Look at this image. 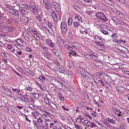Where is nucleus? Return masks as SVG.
<instances>
[{"label": "nucleus", "instance_id": "1", "mask_svg": "<svg viewBox=\"0 0 129 129\" xmlns=\"http://www.w3.org/2000/svg\"><path fill=\"white\" fill-rule=\"evenodd\" d=\"M78 71L82 76L85 79L89 80L92 77V76L90 73L87 72H85L82 68H80L78 70Z\"/></svg>", "mask_w": 129, "mask_h": 129}, {"label": "nucleus", "instance_id": "2", "mask_svg": "<svg viewBox=\"0 0 129 129\" xmlns=\"http://www.w3.org/2000/svg\"><path fill=\"white\" fill-rule=\"evenodd\" d=\"M96 16L98 18L104 21H106L107 20L105 15L101 12L97 13L96 14Z\"/></svg>", "mask_w": 129, "mask_h": 129}, {"label": "nucleus", "instance_id": "3", "mask_svg": "<svg viewBox=\"0 0 129 129\" xmlns=\"http://www.w3.org/2000/svg\"><path fill=\"white\" fill-rule=\"evenodd\" d=\"M9 13L14 15L15 17H16V19L17 20L19 19V16L18 13V11L14 9L13 8L10 11Z\"/></svg>", "mask_w": 129, "mask_h": 129}, {"label": "nucleus", "instance_id": "4", "mask_svg": "<svg viewBox=\"0 0 129 129\" xmlns=\"http://www.w3.org/2000/svg\"><path fill=\"white\" fill-rule=\"evenodd\" d=\"M15 28L12 26H8L3 28L2 30V32L4 33H7L9 31H14Z\"/></svg>", "mask_w": 129, "mask_h": 129}, {"label": "nucleus", "instance_id": "5", "mask_svg": "<svg viewBox=\"0 0 129 129\" xmlns=\"http://www.w3.org/2000/svg\"><path fill=\"white\" fill-rule=\"evenodd\" d=\"M13 8L10 2H7L6 3V5L5 6V9L9 12Z\"/></svg>", "mask_w": 129, "mask_h": 129}, {"label": "nucleus", "instance_id": "6", "mask_svg": "<svg viewBox=\"0 0 129 129\" xmlns=\"http://www.w3.org/2000/svg\"><path fill=\"white\" fill-rule=\"evenodd\" d=\"M60 27L62 32L63 33H66L67 30V26L66 23L64 22L61 23Z\"/></svg>", "mask_w": 129, "mask_h": 129}, {"label": "nucleus", "instance_id": "7", "mask_svg": "<svg viewBox=\"0 0 129 129\" xmlns=\"http://www.w3.org/2000/svg\"><path fill=\"white\" fill-rule=\"evenodd\" d=\"M38 6L36 5L31 6L30 8V10L33 11L34 14L35 15H37L38 14Z\"/></svg>", "mask_w": 129, "mask_h": 129}, {"label": "nucleus", "instance_id": "8", "mask_svg": "<svg viewBox=\"0 0 129 129\" xmlns=\"http://www.w3.org/2000/svg\"><path fill=\"white\" fill-rule=\"evenodd\" d=\"M33 121L35 128L37 129H39L41 128V125L39 123H37V121L35 120H33Z\"/></svg>", "mask_w": 129, "mask_h": 129}, {"label": "nucleus", "instance_id": "9", "mask_svg": "<svg viewBox=\"0 0 129 129\" xmlns=\"http://www.w3.org/2000/svg\"><path fill=\"white\" fill-rule=\"evenodd\" d=\"M16 42L19 44L23 46H25L26 45L25 43L21 39H17L16 40Z\"/></svg>", "mask_w": 129, "mask_h": 129}, {"label": "nucleus", "instance_id": "10", "mask_svg": "<svg viewBox=\"0 0 129 129\" xmlns=\"http://www.w3.org/2000/svg\"><path fill=\"white\" fill-rule=\"evenodd\" d=\"M20 20L23 24H25L28 22V19L27 17L22 16L20 18Z\"/></svg>", "mask_w": 129, "mask_h": 129}, {"label": "nucleus", "instance_id": "11", "mask_svg": "<svg viewBox=\"0 0 129 129\" xmlns=\"http://www.w3.org/2000/svg\"><path fill=\"white\" fill-rule=\"evenodd\" d=\"M42 117L45 120L47 121H49L51 118L48 115L44 113L43 114Z\"/></svg>", "mask_w": 129, "mask_h": 129}, {"label": "nucleus", "instance_id": "12", "mask_svg": "<svg viewBox=\"0 0 129 129\" xmlns=\"http://www.w3.org/2000/svg\"><path fill=\"white\" fill-rule=\"evenodd\" d=\"M42 129H48V123L46 121H44L42 123Z\"/></svg>", "mask_w": 129, "mask_h": 129}, {"label": "nucleus", "instance_id": "13", "mask_svg": "<svg viewBox=\"0 0 129 129\" xmlns=\"http://www.w3.org/2000/svg\"><path fill=\"white\" fill-rule=\"evenodd\" d=\"M52 16L53 20L55 21H57L58 20V17L57 16L55 11H53L52 13Z\"/></svg>", "mask_w": 129, "mask_h": 129}, {"label": "nucleus", "instance_id": "14", "mask_svg": "<svg viewBox=\"0 0 129 129\" xmlns=\"http://www.w3.org/2000/svg\"><path fill=\"white\" fill-rule=\"evenodd\" d=\"M44 56L46 58L49 60H50L51 58L50 53L48 52H45L44 53Z\"/></svg>", "mask_w": 129, "mask_h": 129}, {"label": "nucleus", "instance_id": "15", "mask_svg": "<svg viewBox=\"0 0 129 129\" xmlns=\"http://www.w3.org/2000/svg\"><path fill=\"white\" fill-rule=\"evenodd\" d=\"M19 12L20 15L24 16L27 13V10L26 9H24L23 8H21Z\"/></svg>", "mask_w": 129, "mask_h": 129}, {"label": "nucleus", "instance_id": "16", "mask_svg": "<svg viewBox=\"0 0 129 129\" xmlns=\"http://www.w3.org/2000/svg\"><path fill=\"white\" fill-rule=\"evenodd\" d=\"M111 18L114 23L119 24L120 23V21L116 17L112 16Z\"/></svg>", "mask_w": 129, "mask_h": 129}, {"label": "nucleus", "instance_id": "17", "mask_svg": "<svg viewBox=\"0 0 129 129\" xmlns=\"http://www.w3.org/2000/svg\"><path fill=\"white\" fill-rule=\"evenodd\" d=\"M76 62L74 61H70L68 63V65L69 68H73L76 64Z\"/></svg>", "mask_w": 129, "mask_h": 129}, {"label": "nucleus", "instance_id": "18", "mask_svg": "<svg viewBox=\"0 0 129 129\" xmlns=\"http://www.w3.org/2000/svg\"><path fill=\"white\" fill-rule=\"evenodd\" d=\"M106 3L109 5L113 6L114 5L113 1L111 0H103Z\"/></svg>", "mask_w": 129, "mask_h": 129}, {"label": "nucleus", "instance_id": "19", "mask_svg": "<svg viewBox=\"0 0 129 129\" xmlns=\"http://www.w3.org/2000/svg\"><path fill=\"white\" fill-rule=\"evenodd\" d=\"M118 35L116 33L112 35V39L113 42L116 41V39L118 37Z\"/></svg>", "mask_w": 129, "mask_h": 129}, {"label": "nucleus", "instance_id": "20", "mask_svg": "<svg viewBox=\"0 0 129 129\" xmlns=\"http://www.w3.org/2000/svg\"><path fill=\"white\" fill-rule=\"evenodd\" d=\"M95 81L97 84L101 85V83H103V81H102L101 78L99 77L96 78Z\"/></svg>", "mask_w": 129, "mask_h": 129}, {"label": "nucleus", "instance_id": "21", "mask_svg": "<svg viewBox=\"0 0 129 129\" xmlns=\"http://www.w3.org/2000/svg\"><path fill=\"white\" fill-rule=\"evenodd\" d=\"M103 76L104 79L106 81H107L111 79L110 77L107 74H104Z\"/></svg>", "mask_w": 129, "mask_h": 129}, {"label": "nucleus", "instance_id": "22", "mask_svg": "<svg viewBox=\"0 0 129 129\" xmlns=\"http://www.w3.org/2000/svg\"><path fill=\"white\" fill-rule=\"evenodd\" d=\"M45 5V8L47 10L50 9L51 8L52 5L49 2L46 3Z\"/></svg>", "mask_w": 129, "mask_h": 129}, {"label": "nucleus", "instance_id": "23", "mask_svg": "<svg viewBox=\"0 0 129 129\" xmlns=\"http://www.w3.org/2000/svg\"><path fill=\"white\" fill-rule=\"evenodd\" d=\"M112 110L113 112H114L116 114H118V115L120 113L119 110L116 107H113Z\"/></svg>", "mask_w": 129, "mask_h": 129}, {"label": "nucleus", "instance_id": "24", "mask_svg": "<svg viewBox=\"0 0 129 129\" xmlns=\"http://www.w3.org/2000/svg\"><path fill=\"white\" fill-rule=\"evenodd\" d=\"M84 56L86 58L89 59L93 60V58H92L91 56V53L90 54L85 53L84 54Z\"/></svg>", "mask_w": 129, "mask_h": 129}, {"label": "nucleus", "instance_id": "25", "mask_svg": "<svg viewBox=\"0 0 129 129\" xmlns=\"http://www.w3.org/2000/svg\"><path fill=\"white\" fill-rule=\"evenodd\" d=\"M6 95L10 97L12 95V92L9 89H6Z\"/></svg>", "mask_w": 129, "mask_h": 129}, {"label": "nucleus", "instance_id": "26", "mask_svg": "<svg viewBox=\"0 0 129 129\" xmlns=\"http://www.w3.org/2000/svg\"><path fill=\"white\" fill-rule=\"evenodd\" d=\"M32 114V117L35 119H37L38 117L39 113L38 112H33Z\"/></svg>", "mask_w": 129, "mask_h": 129}, {"label": "nucleus", "instance_id": "27", "mask_svg": "<svg viewBox=\"0 0 129 129\" xmlns=\"http://www.w3.org/2000/svg\"><path fill=\"white\" fill-rule=\"evenodd\" d=\"M49 105L53 109L58 111L59 110L58 109V107L54 104L51 103L49 104Z\"/></svg>", "mask_w": 129, "mask_h": 129}, {"label": "nucleus", "instance_id": "28", "mask_svg": "<svg viewBox=\"0 0 129 129\" xmlns=\"http://www.w3.org/2000/svg\"><path fill=\"white\" fill-rule=\"evenodd\" d=\"M106 120L109 122L113 124H115L116 122L115 121L112 119H110L109 118H107Z\"/></svg>", "mask_w": 129, "mask_h": 129}, {"label": "nucleus", "instance_id": "29", "mask_svg": "<svg viewBox=\"0 0 129 129\" xmlns=\"http://www.w3.org/2000/svg\"><path fill=\"white\" fill-rule=\"evenodd\" d=\"M120 24L123 26L124 27L126 28H129V26L126 24L123 21H120Z\"/></svg>", "mask_w": 129, "mask_h": 129}, {"label": "nucleus", "instance_id": "30", "mask_svg": "<svg viewBox=\"0 0 129 129\" xmlns=\"http://www.w3.org/2000/svg\"><path fill=\"white\" fill-rule=\"evenodd\" d=\"M43 17V15L41 13H40L36 17V18L37 19H38L40 22L42 20V19Z\"/></svg>", "mask_w": 129, "mask_h": 129}, {"label": "nucleus", "instance_id": "31", "mask_svg": "<svg viewBox=\"0 0 129 129\" xmlns=\"http://www.w3.org/2000/svg\"><path fill=\"white\" fill-rule=\"evenodd\" d=\"M58 69L59 72L62 73H64V70L63 67L62 66H60Z\"/></svg>", "mask_w": 129, "mask_h": 129}, {"label": "nucleus", "instance_id": "32", "mask_svg": "<svg viewBox=\"0 0 129 129\" xmlns=\"http://www.w3.org/2000/svg\"><path fill=\"white\" fill-rule=\"evenodd\" d=\"M84 123L85 125L90 127V126L91 122L88 120H85L84 122Z\"/></svg>", "mask_w": 129, "mask_h": 129}, {"label": "nucleus", "instance_id": "33", "mask_svg": "<svg viewBox=\"0 0 129 129\" xmlns=\"http://www.w3.org/2000/svg\"><path fill=\"white\" fill-rule=\"evenodd\" d=\"M90 53H91V56L92 58V57L93 56H94L95 58L97 57L98 56V54L96 53H94L92 51H91V52H90Z\"/></svg>", "mask_w": 129, "mask_h": 129}, {"label": "nucleus", "instance_id": "34", "mask_svg": "<svg viewBox=\"0 0 129 129\" xmlns=\"http://www.w3.org/2000/svg\"><path fill=\"white\" fill-rule=\"evenodd\" d=\"M42 26L45 29L47 30L48 28V24L45 23H42Z\"/></svg>", "mask_w": 129, "mask_h": 129}, {"label": "nucleus", "instance_id": "35", "mask_svg": "<svg viewBox=\"0 0 129 129\" xmlns=\"http://www.w3.org/2000/svg\"><path fill=\"white\" fill-rule=\"evenodd\" d=\"M75 18L76 19H77L79 22L81 21V18L80 15H76L75 16Z\"/></svg>", "mask_w": 129, "mask_h": 129}, {"label": "nucleus", "instance_id": "36", "mask_svg": "<svg viewBox=\"0 0 129 129\" xmlns=\"http://www.w3.org/2000/svg\"><path fill=\"white\" fill-rule=\"evenodd\" d=\"M47 30L49 32V33L51 34L52 35H53L54 34V31L52 30L51 28H48Z\"/></svg>", "mask_w": 129, "mask_h": 129}, {"label": "nucleus", "instance_id": "37", "mask_svg": "<svg viewBox=\"0 0 129 129\" xmlns=\"http://www.w3.org/2000/svg\"><path fill=\"white\" fill-rule=\"evenodd\" d=\"M14 127L15 129H20L19 125L18 123H15L14 124Z\"/></svg>", "mask_w": 129, "mask_h": 129}, {"label": "nucleus", "instance_id": "38", "mask_svg": "<svg viewBox=\"0 0 129 129\" xmlns=\"http://www.w3.org/2000/svg\"><path fill=\"white\" fill-rule=\"evenodd\" d=\"M55 7L56 8H54L57 11V12H59L60 10V6L58 5V6L56 5V6H55Z\"/></svg>", "mask_w": 129, "mask_h": 129}, {"label": "nucleus", "instance_id": "39", "mask_svg": "<svg viewBox=\"0 0 129 129\" xmlns=\"http://www.w3.org/2000/svg\"><path fill=\"white\" fill-rule=\"evenodd\" d=\"M22 100L25 101L29 103L30 102V100H29L24 96V97H23L22 98Z\"/></svg>", "mask_w": 129, "mask_h": 129}, {"label": "nucleus", "instance_id": "40", "mask_svg": "<svg viewBox=\"0 0 129 129\" xmlns=\"http://www.w3.org/2000/svg\"><path fill=\"white\" fill-rule=\"evenodd\" d=\"M11 110L14 113H16L17 111V108L14 107L11 108Z\"/></svg>", "mask_w": 129, "mask_h": 129}, {"label": "nucleus", "instance_id": "41", "mask_svg": "<svg viewBox=\"0 0 129 129\" xmlns=\"http://www.w3.org/2000/svg\"><path fill=\"white\" fill-rule=\"evenodd\" d=\"M99 125L100 126L99 128L100 129H106L105 126L100 123L99 124Z\"/></svg>", "mask_w": 129, "mask_h": 129}, {"label": "nucleus", "instance_id": "42", "mask_svg": "<svg viewBox=\"0 0 129 129\" xmlns=\"http://www.w3.org/2000/svg\"><path fill=\"white\" fill-rule=\"evenodd\" d=\"M33 95L35 99H38L39 97V94L37 93H34L33 94Z\"/></svg>", "mask_w": 129, "mask_h": 129}, {"label": "nucleus", "instance_id": "43", "mask_svg": "<svg viewBox=\"0 0 129 129\" xmlns=\"http://www.w3.org/2000/svg\"><path fill=\"white\" fill-rule=\"evenodd\" d=\"M58 97L60 99L62 100L63 101L64 100V98L62 96L61 94L60 93H59L58 95Z\"/></svg>", "mask_w": 129, "mask_h": 129}, {"label": "nucleus", "instance_id": "44", "mask_svg": "<svg viewBox=\"0 0 129 129\" xmlns=\"http://www.w3.org/2000/svg\"><path fill=\"white\" fill-rule=\"evenodd\" d=\"M72 19L71 18H70L68 19V24L69 25H71L72 23Z\"/></svg>", "mask_w": 129, "mask_h": 129}, {"label": "nucleus", "instance_id": "45", "mask_svg": "<svg viewBox=\"0 0 129 129\" xmlns=\"http://www.w3.org/2000/svg\"><path fill=\"white\" fill-rule=\"evenodd\" d=\"M101 32L104 34L107 35L108 34V32L104 29H102L101 30Z\"/></svg>", "mask_w": 129, "mask_h": 129}, {"label": "nucleus", "instance_id": "46", "mask_svg": "<svg viewBox=\"0 0 129 129\" xmlns=\"http://www.w3.org/2000/svg\"><path fill=\"white\" fill-rule=\"evenodd\" d=\"M40 46L41 47L42 49L43 50H48V48L47 47L43 45H40Z\"/></svg>", "mask_w": 129, "mask_h": 129}, {"label": "nucleus", "instance_id": "47", "mask_svg": "<svg viewBox=\"0 0 129 129\" xmlns=\"http://www.w3.org/2000/svg\"><path fill=\"white\" fill-rule=\"evenodd\" d=\"M39 79L41 81H44L45 80V78L43 76H41L39 77Z\"/></svg>", "mask_w": 129, "mask_h": 129}, {"label": "nucleus", "instance_id": "48", "mask_svg": "<svg viewBox=\"0 0 129 129\" xmlns=\"http://www.w3.org/2000/svg\"><path fill=\"white\" fill-rule=\"evenodd\" d=\"M66 47L68 49L70 50H72L73 49L72 47H71L69 45H67L66 46Z\"/></svg>", "mask_w": 129, "mask_h": 129}, {"label": "nucleus", "instance_id": "49", "mask_svg": "<svg viewBox=\"0 0 129 129\" xmlns=\"http://www.w3.org/2000/svg\"><path fill=\"white\" fill-rule=\"evenodd\" d=\"M92 77L93 80H95L96 79V78H98V77H99L95 74L93 75L92 76Z\"/></svg>", "mask_w": 129, "mask_h": 129}, {"label": "nucleus", "instance_id": "50", "mask_svg": "<svg viewBox=\"0 0 129 129\" xmlns=\"http://www.w3.org/2000/svg\"><path fill=\"white\" fill-rule=\"evenodd\" d=\"M52 4L53 7L54 8H56V7H55V6H56V5L58 6V4L57 2H55L53 1L52 2Z\"/></svg>", "mask_w": 129, "mask_h": 129}, {"label": "nucleus", "instance_id": "51", "mask_svg": "<svg viewBox=\"0 0 129 129\" xmlns=\"http://www.w3.org/2000/svg\"><path fill=\"white\" fill-rule=\"evenodd\" d=\"M78 45L79 44L76 42H74L72 44V46L73 47H77Z\"/></svg>", "mask_w": 129, "mask_h": 129}, {"label": "nucleus", "instance_id": "52", "mask_svg": "<svg viewBox=\"0 0 129 129\" xmlns=\"http://www.w3.org/2000/svg\"><path fill=\"white\" fill-rule=\"evenodd\" d=\"M104 123L107 126L109 127V128H110V127L111 126V125L107 121H104Z\"/></svg>", "mask_w": 129, "mask_h": 129}, {"label": "nucleus", "instance_id": "53", "mask_svg": "<svg viewBox=\"0 0 129 129\" xmlns=\"http://www.w3.org/2000/svg\"><path fill=\"white\" fill-rule=\"evenodd\" d=\"M53 129H62L60 126L58 125H57L55 126H54V127L53 128Z\"/></svg>", "mask_w": 129, "mask_h": 129}, {"label": "nucleus", "instance_id": "54", "mask_svg": "<svg viewBox=\"0 0 129 129\" xmlns=\"http://www.w3.org/2000/svg\"><path fill=\"white\" fill-rule=\"evenodd\" d=\"M67 74L69 76H71L73 74V73L71 71L68 70L67 72Z\"/></svg>", "mask_w": 129, "mask_h": 129}, {"label": "nucleus", "instance_id": "55", "mask_svg": "<svg viewBox=\"0 0 129 129\" xmlns=\"http://www.w3.org/2000/svg\"><path fill=\"white\" fill-rule=\"evenodd\" d=\"M91 115L92 116L94 117H96V112L95 111H93V112L91 113Z\"/></svg>", "mask_w": 129, "mask_h": 129}, {"label": "nucleus", "instance_id": "56", "mask_svg": "<svg viewBox=\"0 0 129 129\" xmlns=\"http://www.w3.org/2000/svg\"><path fill=\"white\" fill-rule=\"evenodd\" d=\"M46 43L49 45L51 42V40L49 39H46Z\"/></svg>", "mask_w": 129, "mask_h": 129}, {"label": "nucleus", "instance_id": "57", "mask_svg": "<svg viewBox=\"0 0 129 129\" xmlns=\"http://www.w3.org/2000/svg\"><path fill=\"white\" fill-rule=\"evenodd\" d=\"M96 126V125H95L93 122H91V123L90 126L91 128L93 127Z\"/></svg>", "mask_w": 129, "mask_h": 129}, {"label": "nucleus", "instance_id": "58", "mask_svg": "<svg viewBox=\"0 0 129 129\" xmlns=\"http://www.w3.org/2000/svg\"><path fill=\"white\" fill-rule=\"evenodd\" d=\"M52 51L53 53L55 55H56L57 52V50L55 49H53L52 50Z\"/></svg>", "mask_w": 129, "mask_h": 129}, {"label": "nucleus", "instance_id": "59", "mask_svg": "<svg viewBox=\"0 0 129 129\" xmlns=\"http://www.w3.org/2000/svg\"><path fill=\"white\" fill-rule=\"evenodd\" d=\"M75 126L77 129H82V127L79 125L75 124Z\"/></svg>", "mask_w": 129, "mask_h": 129}, {"label": "nucleus", "instance_id": "60", "mask_svg": "<svg viewBox=\"0 0 129 129\" xmlns=\"http://www.w3.org/2000/svg\"><path fill=\"white\" fill-rule=\"evenodd\" d=\"M25 89H26L30 91H32V89L31 87L28 86L25 88Z\"/></svg>", "mask_w": 129, "mask_h": 129}, {"label": "nucleus", "instance_id": "61", "mask_svg": "<svg viewBox=\"0 0 129 129\" xmlns=\"http://www.w3.org/2000/svg\"><path fill=\"white\" fill-rule=\"evenodd\" d=\"M17 69L20 72L22 73H23L24 71L23 69L21 68L20 67H18L17 68Z\"/></svg>", "mask_w": 129, "mask_h": 129}, {"label": "nucleus", "instance_id": "62", "mask_svg": "<svg viewBox=\"0 0 129 129\" xmlns=\"http://www.w3.org/2000/svg\"><path fill=\"white\" fill-rule=\"evenodd\" d=\"M79 24V23L77 22H75L74 23V25L75 27H77Z\"/></svg>", "mask_w": 129, "mask_h": 129}, {"label": "nucleus", "instance_id": "63", "mask_svg": "<svg viewBox=\"0 0 129 129\" xmlns=\"http://www.w3.org/2000/svg\"><path fill=\"white\" fill-rule=\"evenodd\" d=\"M29 107L31 108L34 109L35 107L33 105L31 104H29L28 105Z\"/></svg>", "mask_w": 129, "mask_h": 129}, {"label": "nucleus", "instance_id": "64", "mask_svg": "<svg viewBox=\"0 0 129 129\" xmlns=\"http://www.w3.org/2000/svg\"><path fill=\"white\" fill-rule=\"evenodd\" d=\"M13 47V46L12 44H9L7 46V48L9 50H11Z\"/></svg>", "mask_w": 129, "mask_h": 129}]
</instances>
